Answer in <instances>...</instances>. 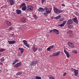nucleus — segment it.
Wrapping results in <instances>:
<instances>
[{
    "label": "nucleus",
    "mask_w": 79,
    "mask_h": 79,
    "mask_svg": "<svg viewBox=\"0 0 79 79\" xmlns=\"http://www.w3.org/2000/svg\"><path fill=\"white\" fill-rule=\"evenodd\" d=\"M53 10L55 13H57V14L61 13L63 12V10H58L55 7H54Z\"/></svg>",
    "instance_id": "f257e3e1"
},
{
    "label": "nucleus",
    "mask_w": 79,
    "mask_h": 79,
    "mask_svg": "<svg viewBox=\"0 0 79 79\" xmlns=\"http://www.w3.org/2000/svg\"><path fill=\"white\" fill-rule=\"evenodd\" d=\"M20 7L21 8H22V10L23 11H25V10H26V4H25V3L21 4Z\"/></svg>",
    "instance_id": "f03ea898"
},
{
    "label": "nucleus",
    "mask_w": 79,
    "mask_h": 79,
    "mask_svg": "<svg viewBox=\"0 0 79 79\" xmlns=\"http://www.w3.org/2000/svg\"><path fill=\"white\" fill-rule=\"evenodd\" d=\"M27 11H32L33 10V7L32 6L29 5L27 6Z\"/></svg>",
    "instance_id": "7ed1b4c3"
},
{
    "label": "nucleus",
    "mask_w": 79,
    "mask_h": 79,
    "mask_svg": "<svg viewBox=\"0 0 79 79\" xmlns=\"http://www.w3.org/2000/svg\"><path fill=\"white\" fill-rule=\"evenodd\" d=\"M7 2H10V3L11 5H13L15 4V1L13 0H7Z\"/></svg>",
    "instance_id": "20e7f679"
},
{
    "label": "nucleus",
    "mask_w": 79,
    "mask_h": 79,
    "mask_svg": "<svg viewBox=\"0 0 79 79\" xmlns=\"http://www.w3.org/2000/svg\"><path fill=\"white\" fill-rule=\"evenodd\" d=\"M60 54V51H58L53 53V56H58Z\"/></svg>",
    "instance_id": "39448f33"
},
{
    "label": "nucleus",
    "mask_w": 79,
    "mask_h": 79,
    "mask_svg": "<svg viewBox=\"0 0 79 79\" xmlns=\"http://www.w3.org/2000/svg\"><path fill=\"white\" fill-rule=\"evenodd\" d=\"M68 44L70 47H71V48H74V45L71 42H68Z\"/></svg>",
    "instance_id": "423d86ee"
},
{
    "label": "nucleus",
    "mask_w": 79,
    "mask_h": 79,
    "mask_svg": "<svg viewBox=\"0 0 79 79\" xmlns=\"http://www.w3.org/2000/svg\"><path fill=\"white\" fill-rule=\"evenodd\" d=\"M8 42L9 43V44L10 45H12L13 44H14L16 43V41L13 40V41H9L8 40Z\"/></svg>",
    "instance_id": "0eeeda50"
},
{
    "label": "nucleus",
    "mask_w": 79,
    "mask_h": 79,
    "mask_svg": "<svg viewBox=\"0 0 79 79\" xmlns=\"http://www.w3.org/2000/svg\"><path fill=\"white\" fill-rule=\"evenodd\" d=\"M73 23V21L72 20V19H70L68 20L67 22V24H71Z\"/></svg>",
    "instance_id": "6e6552de"
},
{
    "label": "nucleus",
    "mask_w": 79,
    "mask_h": 79,
    "mask_svg": "<svg viewBox=\"0 0 79 79\" xmlns=\"http://www.w3.org/2000/svg\"><path fill=\"white\" fill-rule=\"evenodd\" d=\"M35 64H36V62L35 61H33L30 64V65L31 66H34V65H35Z\"/></svg>",
    "instance_id": "1a4fd4ad"
},
{
    "label": "nucleus",
    "mask_w": 79,
    "mask_h": 79,
    "mask_svg": "<svg viewBox=\"0 0 79 79\" xmlns=\"http://www.w3.org/2000/svg\"><path fill=\"white\" fill-rule=\"evenodd\" d=\"M74 76H77V75H78V70H76L74 69Z\"/></svg>",
    "instance_id": "9d476101"
},
{
    "label": "nucleus",
    "mask_w": 79,
    "mask_h": 79,
    "mask_svg": "<svg viewBox=\"0 0 79 79\" xmlns=\"http://www.w3.org/2000/svg\"><path fill=\"white\" fill-rule=\"evenodd\" d=\"M66 21H63V23L59 25V26H60V27H63L64 26V25L66 24Z\"/></svg>",
    "instance_id": "9b49d317"
},
{
    "label": "nucleus",
    "mask_w": 79,
    "mask_h": 79,
    "mask_svg": "<svg viewBox=\"0 0 79 79\" xmlns=\"http://www.w3.org/2000/svg\"><path fill=\"white\" fill-rule=\"evenodd\" d=\"M53 32H55V33H56V34H57L58 35V34H60V32H59V31H58V30L56 29H53Z\"/></svg>",
    "instance_id": "f8f14e48"
},
{
    "label": "nucleus",
    "mask_w": 79,
    "mask_h": 79,
    "mask_svg": "<svg viewBox=\"0 0 79 79\" xmlns=\"http://www.w3.org/2000/svg\"><path fill=\"white\" fill-rule=\"evenodd\" d=\"M73 21L76 23L78 24V20H77V17H75L73 19Z\"/></svg>",
    "instance_id": "ddd939ff"
},
{
    "label": "nucleus",
    "mask_w": 79,
    "mask_h": 79,
    "mask_svg": "<svg viewBox=\"0 0 79 79\" xmlns=\"http://www.w3.org/2000/svg\"><path fill=\"white\" fill-rule=\"evenodd\" d=\"M35 45H34L32 48L33 50L34 51V52H36V51L37 50V49H38V48H35Z\"/></svg>",
    "instance_id": "4468645a"
},
{
    "label": "nucleus",
    "mask_w": 79,
    "mask_h": 79,
    "mask_svg": "<svg viewBox=\"0 0 79 79\" xmlns=\"http://www.w3.org/2000/svg\"><path fill=\"white\" fill-rule=\"evenodd\" d=\"M16 13L17 15H21V10L17 9L16 10Z\"/></svg>",
    "instance_id": "2eb2a0df"
},
{
    "label": "nucleus",
    "mask_w": 79,
    "mask_h": 79,
    "mask_svg": "<svg viewBox=\"0 0 79 79\" xmlns=\"http://www.w3.org/2000/svg\"><path fill=\"white\" fill-rule=\"evenodd\" d=\"M45 11V10L44 8L42 7H40L38 9V11H39V12H43V11Z\"/></svg>",
    "instance_id": "dca6fc26"
},
{
    "label": "nucleus",
    "mask_w": 79,
    "mask_h": 79,
    "mask_svg": "<svg viewBox=\"0 0 79 79\" xmlns=\"http://www.w3.org/2000/svg\"><path fill=\"white\" fill-rule=\"evenodd\" d=\"M19 60L18 59H16L14 61L12 64H15V63H16L17 62H18Z\"/></svg>",
    "instance_id": "f3484780"
},
{
    "label": "nucleus",
    "mask_w": 79,
    "mask_h": 79,
    "mask_svg": "<svg viewBox=\"0 0 79 79\" xmlns=\"http://www.w3.org/2000/svg\"><path fill=\"white\" fill-rule=\"evenodd\" d=\"M6 24L7 25V26H11V23L10 22V21H6Z\"/></svg>",
    "instance_id": "a211bd4d"
},
{
    "label": "nucleus",
    "mask_w": 79,
    "mask_h": 79,
    "mask_svg": "<svg viewBox=\"0 0 79 79\" xmlns=\"http://www.w3.org/2000/svg\"><path fill=\"white\" fill-rule=\"evenodd\" d=\"M54 47V45L51 46L47 48V50L48 51H49V50H50V49H51V48H53Z\"/></svg>",
    "instance_id": "6ab92c4d"
},
{
    "label": "nucleus",
    "mask_w": 79,
    "mask_h": 79,
    "mask_svg": "<svg viewBox=\"0 0 79 79\" xmlns=\"http://www.w3.org/2000/svg\"><path fill=\"white\" fill-rule=\"evenodd\" d=\"M19 50L20 51L21 53H23V52H24V49H23V48H19Z\"/></svg>",
    "instance_id": "aec40b11"
},
{
    "label": "nucleus",
    "mask_w": 79,
    "mask_h": 79,
    "mask_svg": "<svg viewBox=\"0 0 79 79\" xmlns=\"http://www.w3.org/2000/svg\"><path fill=\"white\" fill-rule=\"evenodd\" d=\"M46 12L47 14H50L52 12V11L51 10H46Z\"/></svg>",
    "instance_id": "412c9836"
},
{
    "label": "nucleus",
    "mask_w": 79,
    "mask_h": 79,
    "mask_svg": "<svg viewBox=\"0 0 79 79\" xmlns=\"http://www.w3.org/2000/svg\"><path fill=\"white\" fill-rule=\"evenodd\" d=\"M22 23H25V22L26 21V19L25 18H23L22 20Z\"/></svg>",
    "instance_id": "4be33fe9"
},
{
    "label": "nucleus",
    "mask_w": 79,
    "mask_h": 79,
    "mask_svg": "<svg viewBox=\"0 0 79 79\" xmlns=\"http://www.w3.org/2000/svg\"><path fill=\"white\" fill-rule=\"evenodd\" d=\"M23 43L24 45H26L27 44V42L25 40H23Z\"/></svg>",
    "instance_id": "5701e85b"
},
{
    "label": "nucleus",
    "mask_w": 79,
    "mask_h": 79,
    "mask_svg": "<svg viewBox=\"0 0 79 79\" xmlns=\"http://www.w3.org/2000/svg\"><path fill=\"white\" fill-rule=\"evenodd\" d=\"M60 18H61V15H59L58 16L56 17L55 18V19H60Z\"/></svg>",
    "instance_id": "b1692460"
},
{
    "label": "nucleus",
    "mask_w": 79,
    "mask_h": 79,
    "mask_svg": "<svg viewBox=\"0 0 79 79\" xmlns=\"http://www.w3.org/2000/svg\"><path fill=\"white\" fill-rule=\"evenodd\" d=\"M0 60H1V62H2V63L3 62V61H4V57H2L1 59Z\"/></svg>",
    "instance_id": "393cba45"
},
{
    "label": "nucleus",
    "mask_w": 79,
    "mask_h": 79,
    "mask_svg": "<svg viewBox=\"0 0 79 79\" xmlns=\"http://www.w3.org/2000/svg\"><path fill=\"white\" fill-rule=\"evenodd\" d=\"M22 74V72H19L17 73V75H20V74Z\"/></svg>",
    "instance_id": "a878e982"
},
{
    "label": "nucleus",
    "mask_w": 79,
    "mask_h": 79,
    "mask_svg": "<svg viewBox=\"0 0 79 79\" xmlns=\"http://www.w3.org/2000/svg\"><path fill=\"white\" fill-rule=\"evenodd\" d=\"M73 32V31L71 30H69V31H67V33L68 34H71Z\"/></svg>",
    "instance_id": "bb28decb"
},
{
    "label": "nucleus",
    "mask_w": 79,
    "mask_h": 79,
    "mask_svg": "<svg viewBox=\"0 0 79 79\" xmlns=\"http://www.w3.org/2000/svg\"><path fill=\"white\" fill-rule=\"evenodd\" d=\"M36 79H41V77L39 76H36Z\"/></svg>",
    "instance_id": "cd10ccee"
},
{
    "label": "nucleus",
    "mask_w": 79,
    "mask_h": 79,
    "mask_svg": "<svg viewBox=\"0 0 79 79\" xmlns=\"http://www.w3.org/2000/svg\"><path fill=\"white\" fill-rule=\"evenodd\" d=\"M77 50L75 49L74 50V53L75 54H77Z\"/></svg>",
    "instance_id": "c85d7f7f"
},
{
    "label": "nucleus",
    "mask_w": 79,
    "mask_h": 79,
    "mask_svg": "<svg viewBox=\"0 0 79 79\" xmlns=\"http://www.w3.org/2000/svg\"><path fill=\"white\" fill-rule=\"evenodd\" d=\"M66 54L67 57H68V58H69V54L68 52Z\"/></svg>",
    "instance_id": "c756f323"
},
{
    "label": "nucleus",
    "mask_w": 79,
    "mask_h": 79,
    "mask_svg": "<svg viewBox=\"0 0 79 79\" xmlns=\"http://www.w3.org/2000/svg\"><path fill=\"white\" fill-rule=\"evenodd\" d=\"M14 67L15 68H17V67H18V64H16L15 65H14Z\"/></svg>",
    "instance_id": "7c9ffc66"
},
{
    "label": "nucleus",
    "mask_w": 79,
    "mask_h": 79,
    "mask_svg": "<svg viewBox=\"0 0 79 79\" xmlns=\"http://www.w3.org/2000/svg\"><path fill=\"white\" fill-rule=\"evenodd\" d=\"M18 66H20L21 65V62H19L17 63Z\"/></svg>",
    "instance_id": "2f4dec72"
},
{
    "label": "nucleus",
    "mask_w": 79,
    "mask_h": 79,
    "mask_svg": "<svg viewBox=\"0 0 79 79\" xmlns=\"http://www.w3.org/2000/svg\"><path fill=\"white\" fill-rule=\"evenodd\" d=\"M73 26L72 25H70L68 26L69 28H73Z\"/></svg>",
    "instance_id": "473e14b6"
},
{
    "label": "nucleus",
    "mask_w": 79,
    "mask_h": 79,
    "mask_svg": "<svg viewBox=\"0 0 79 79\" xmlns=\"http://www.w3.org/2000/svg\"><path fill=\"white\" fill-rule=\"evenodd\" d=\"M44 10H49V9L47 8V7H45L44 8Z\"/></svg>",
    "instance_id": "72a5a7b5"
},
{
    "label": "nucleus",
    "mask_w": 79,
    "mask_h": 79,
    "mask_svg": "<svg viewBox=\"0 0 79 79\" xmlns=\"http://www.w3.org/2000/svg\"><path fill=\"white\" fill-rule=\"evenodd\" d=\"M4 51H5V49H3L0 50V52H3Z\"/></svg>",
    "instance_id": "f704fd0d"
},
{
    "label": "nucleus",
    "mask_w": 79,
    "mask_h": 79,
    "mask_svg": "<svg viewBox=\"0 0 79 79\" xmlns=\"http://www.w3.org/2000/svg\"><path fill=\"white\" fill-rule=\"evenodd\" d=\"M33 17H34V18H35V19H36L37 18V16L35 15H34Z\"/></svg>",
    "instance_id": "c9c22d12"
},
{
    "label": "nucleus",
    "mask_w": 79,
    "mask_h": 79,
    "mask_svg": "<svg viewBox=\"0 0 79 79\" xmlns=\"http://www.w3.org/2000/svg\"><path fill=\"white\" fill-rule=\"evenodd\" d=\"M64 53H65L66 54V53H68V52H67V51H66V49H64Z\"/></svg>",
    "instance_id": "e433bc0d"
},
{
    "label": "nucleus",
    "mask_w": 79,
    "mask_h": 79,
    "mask_svg": "<svg viewBox=\"0 0 79 79\" xmlns=\"http://www.w3.org/2000/svg\"><path fill=\"white\" fill-rule=\"evenodd\" d=\"M25 45H26V46L27 48H29V45H28L27 43L25 44Z\"/></svg>",
    "instance_id": "4c0bfd02"
},
{
    "label": "nucleus",
    "mask_w": 79,
    "mask_h": 79,
    "mask_svg": "<svg viewBox=\"0 0 79 79\" xmlns=\"http://www.w3.org/2000/svg\"><path fill=\"white\" fill-rule=\"evenodd\" d=\"M47 14V12H46V13H44V16H47V14Z\"/></svg>",
    "instance_id": "58836bf2"
},
{
    "label": "nucleus",
    "mask_w": 79,
    "mask_h": 79,
    "mask_svg": "<svg viewBox=\"0 0 79 79\" xmlns=\"http://www.w3.org/2000/svg\"><path fill=\"white\" fill-rule=\"evenodd\" d=\"M13 29V27H11L9 28V30H12Z\"/></svg>",
    "instance_id": "ea45409f"
},
{
    "label": "nucleus",
    "mask_w": 79,
    "mask_h": 79,
    "mask_svg": "<svg viewBox=\"0 0 79 79\" xmlns=\"http://www.w3.org/2000/svg\"><path fill=\"white\" fill-rule=\"evenodd\" d=\"M49 78H50V79H55V78H53V77H49Z\"/></svg>",
    "instance_id": "a19ab883"
},
{
    "label": "nucleus",
    "mask_w": 79,
    "mask_h": 79,
    "mask_svg": "<svg viewBox=\"0 0 79 79\" xmlns=\"http://www.w3.org/2000/svg\"><path fill=\"white\" fill-rule=\"evenodd\" d=\"M44 2H45V0H42V3H44Z\"/></svg>",
    "instance_id": "79ce46f5"
},
{
    "label": "nucleus",
    "mask_w": 79,
    "mask_h": 79,
    "mask_svg": "<svg viewBox=\"0 0 79 79\" xmlns=\"http://www.w3.org/2000/svg\"><path fill=\"white\" fill-rule=\"evenodd\" d=\"M53 30H52L51 31H50V33H52V32H53Z\"/></svg>",
    "instance_id": "37998d69"
},
{
    "label": "nucleus",
    "mask_w": 79,
    "mask_h": 79,
    "mask_svg": "<svg viewBox=\"0 0 79 79\" xmlns=\"http://www.w3.org/2000/svg\"><path fill=\"white\" fill-rule=\"evenodd\" d=\"M61 6H65V5H64V4L63 3L62 4Z\"/></svg>",
    "instance_id": "c03bdc74"
},
{
    "label": "nucleus",
    "mask_w": 79,
    "mask_h": 79,
    "mask_svg": "<svg viewBox=\"0 0 79 79\" xmlns=\"http://www.w3.org/2000/svg\"><path fill=\"white\" fill-rule=\"evenodd\" d=\"M50 57H52V56H53V54H52V55H51L50 56Z\"/></svg>",
    "instance_id": "a18cd8bd"
},
{
    "label": "nucleus",
    "mask_w": 79,
    "mask_h": 79,
    "mask_svg": "<svg viewBox=\"0 0 79 79\" xmlns=\"http://www.w3.org/2000/svg\"><path fill=\"white\" fill-rule=\"evenodd\" d=\"M66 74V73H64L63 74V76H65Z\"/></svg>",
    "instance_id": "49530a36"
},
{
    "label": "nucleus",
    "mask_w": 79,
    "mask_h": 79,
    "mask_svg": "<svg viewBox=\"0 0 79 79\" xmlns=\"http://www.w3.org/2000/svg\"><path fill=\"white\" fill-rule=\"evenodd\" d=\"M71 53H74V50H73L72 51H71Z\"/></svg>",
    "instance_id": "de8ad7c7"
},
{
    "label": "nucleus",
    "mask_w": 79,
    "mask_h": 79,
    "mask_svg": "<svg viewBox=\"0 0 79 79\" xmlns=\"http://www.w3.org/2000/svg\"><path fill=\"white\" fill-rule=\"evenodd\" d=\"M0 64H1V65H3V63L0 62Z\"/></svg>",
    "instance_id": "09e8293b"
},
{
    "label": "nucleus",
    "mask_w": 79,
    "mask_h": 79,
    "mask_svg": "<svg viewBox=\"0 0 79 79\" xmlns=\"http://www.w3.org/2000/svg\"><path fill=\"white\" fill-rule=\"evenodd\" d=\"M71 70L72 71H74V69H73V68H72V69H71Z\"/></svg>",
    "instance_id": "8fccbe9b"
},
{
    "label": "nucleus",
    "mask_w": 79,
    "mask_h": 79,
    "mask_svg": "<svg viewBox=\"0 0 79 79\" xmlns=\"http://www.w3.org/2000/svg\"><path fill=\"white\" fill-rule=\"evenodd\" d=\"M11 35H12V36H13V35H14V34H11Z\"/></svg>",
    "instance_id": "3c124183"
},
{
    "label": "nucleus",
    "mask_w": 79,
    "mask_h": 79,
    "mask_svg": "<svg viewBox=\"0 0 79 79\" xmlns=\"http://www.w3.org/2000/svg\"><path fill=\"white\" fill-rule=\"evenodd\" d=\"M26 0V1H28V0Z\"/></svg>",
    "instance_id": "603ef678"
},
{
    "label": "nucleus",
    "mask_w": 79,
    "mask_h": 79,
    "mask_svg": "<svg viewBox=\"0 0 79 79\" xmlns=\"http://www.w3.org/2000/svg\"><path fill=\"white\" fill-rule=\"evenodd\" d=\"M77 16H78V14H77Z\"/></svg>",
    "instance_id": "864d4df0"
},
{
    "label": "nucleus",
    "mask_w": 79,
    "mask_h": 79,
    "mask_svg": "<svg viewBox=\"0 0 79 79\" xmlns=\"http://www.w3.org/2000/svg\"><path fill=\"white\" fill-rule=\"evenodd\" d=\"M1 55V53H0V56Z\"/></svg>",
    "instance_id": "5fc2aeb1"
},
{
    "label": "nucleus",
    "mask_w": 79,
    "mask_h": 79,
    "mask_svg": "<svg viewBox=\"0 0 79 79\" xmlns=\"http://www.w3.org/2000/svg\"><path fill=\"white\" fill-rule=\"evenodd\" d=\"M1 71V70L0 69V71Z\"/></svg>",
    "instance_id": "6e6d98bb"
}]
</instances>
